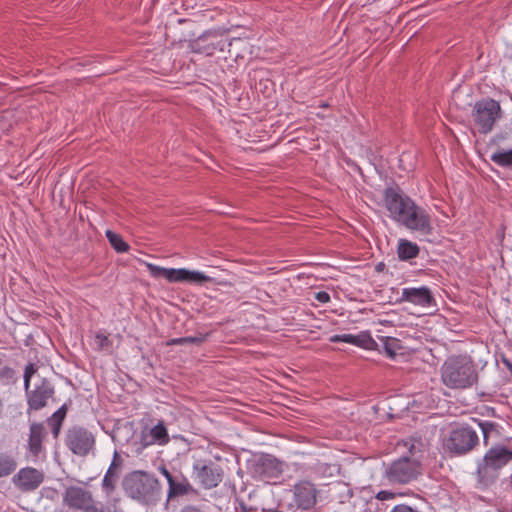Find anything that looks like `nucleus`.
Segmentation results:
<instances>
[{
    "label": "nucleus",
    "instance_id": "nucleus-1",
    "mask_svg": "<svg viewBox=\"0 0 512 512\" xmlns=\"http://www.w3.org/2000/svg\"><path fill=\"white\" fill-rule=\"evenodd\" d=\"M383 202L388 217L395 223L424 236L432 233L433 227L430 215L400 188H386Z\"/></svg>",
    "mask_w": 512,
    "mask_h": 512
},
{
    "label": "nucleus",
    "instance_id": "nucleus-2",
    "mask_svg": "<svg viewBox=\"0 0 512 512\" xmlns=\"http://www.w3.org/2000/svg\"><path fill=\"white\" fill-rule=\"evenodd\" d=\"M441 381L450 389H467L478 380L476 365L467 355L449 356L440 368Z\"/></svg>",
    "mask_w": 512,
    "mask_h": 512
},
{
    "label": "nucleus",
    "instance_id": "nucleus-3",
    "mask_svg": "<svg viewBox=\"0 0 512 512\" xmlns=\"http://www.w3.org/2000/svg\"><path fill=\"white\" fill-rule=\"evenodd\" d=\"M409 455L393 461L385 471L386 479L392 484H408L421 474L422 443L410 439L404 443Z\"/></svg>",
    "mask_w": 512,
    "mask_h": 512
},
{
    "label": "nucleus",
    "instance_id": "nucleus-4",
    "mask_svg": "<svg viewBox=\"0 0 512 512\" xmlns=\"http://www.w3.org/2000/svg\"><path fill=\"white\" fill-rule=\"evenodd\" d=\"M126 493L143 505L156 504L162 494V487L154 474L143 470H136L124 479Z\"/></svg>",
    "mask_w": 512,
    "mask_h": 512
},
{
    "label": "nucleus",
    "instance_id": "nucleus-5",
    "mask_svg": "<svg viewBox=\"0 0 512 512\" xmlns=\"http://www.w3.org/2000/svg\"><path fill=\"white\" fill-rule=\"evenodd\" d=\"M471 116L479 133L488 134L501 119L502 109L498 101L485 98L474 104Z\"/></svg>",
    "mask_w": 512,
    "mask_h": 512
},
{
    "label": "nucleus",
    "instance_id": "nucleus-6",
    "mask_svg": "<svg viewBox=\"0 0 512 512\" xmlns=\"http://www.w3.org/2000/svg\"><path fill=\"white\" fill-rule=\"evenodd\" d=\"M147 269L154 278L163 277L170 283L187 282L202 285L211 282L212 278L200 271H190L185 268H165L147 263Z\"/></svg>",
    "mask_w": 512,
    "mask_h": 512
},
{
    "label": "nucleus",
    "instance_id": "nucleus-7",
    "mask_svg": "<svg viewBox=\"0 0 512 512\" xmlns=\"http://www.w3.org/2000/svg\"><path fill=\"white\" fill-rule=\"evenodd\" d=\"M192 471L195 480L206 490L216 488L224 476L222 467L211 460L194 462Z\"/></svg>",
    "mask_w": 512,
    "mask_h": 512
},
{
    "label": "nucleus",
    "instance_id": "nucleus-8",
    "mask_svg": "<svg viewBox=\"0 0 512 512\" xmlns=\"http://www.w3.org/2000/svg\"><path fill=\"white\" fill-rule=\"evenodd\" d=\"M478 442L476 431L469 426H462L451 431L445 445L453 453L465 454L472 450Z\"/></svg>",
    "mask_w": 512,
    "mask_h": 512
},
{
    "label": "nucleus",
    "instance_id": "nucleus-9",
    "mask_svg": "<svg viewBox=\"0 0 512 512\" xmlns=\"http://www.w3.org/2000/svg\"><path fill=\"white\" fill-rule=\"evenodd\" d=\"M65 443L75 455L86 456L94 449L95 437L87 429L74 426L67 431Z\"/></svg>",
    "mask_w": 512,
    "mask_h": 512
},
{
    "label": "nucleus",
    "instance_id": "nucleus-10",
    "mask_svg": "<svg viewBox=\"0 0 512 512\" xmlns=\"http://www.w3.org/2000/svg\"><path fill=\"white\" fill-rule=\"evenodd\" d=\"M158 470L168 483L167 500L189 494H198V491L193 487L189 479L181 472L171 473L165 466H160Z\"/></svg>",
    "mask_w": 512,
    "mask_h": 512
},
{
    "label": "nucleus",
    "instance_id": "nucleus-11",
    "mask_svg": "<svg viewBox=\"0 0 512 512\" xmlns=\"http://www.w3.org/2000/svg\"><path fill=\"white\" fill-rule=\"evenodd\" d=\"M283 473L282 463L271 455L260 457L253 465V475L264 482L278 479Z\"/></svg>",
    "mask_w": 512,
    "mask_h": 512
},
{
    "label": "nucleus",
    "instance_id": "nucleus-12",
    "mask_svg": "<svg viewBox=\"0 0 512 512\" xmlns=\"http://www.w3.org/2000/svg\"><path fill=\"white\" fill-rule=\"evenodd\" d=\"M63 503L67 507L74 510H82L88 512L94 507L92 493L78 486H70L66 488L63 494Z\"/></svg>",
    "mask_w": 512,
    "mask_h": 512
},
{
    "label": "nucleus",
    "instance_id": "nucleus-13",
    "mask_svg": "<svg viewBox=\"0 0 512 512\" xmlns=\"http://www.w3.org/2000/svg\"><path fill=\"white\" fill-rule=\"evenodd\" d=\"M25 391L28 407L35 411L44 408L54 395V387L46 378H41L32 390Z\"/></svg>",
    "mask_w": 512,
    "mask_h": 512
},
{
    "label": "nucleus",
    "instance_id": "nucleus-14",
    "mask_svg": "<svg viewBox=\"0 0 512 512\" xmlns=\"http://www.w3.org/2000/svg\"><path fill=\"white\" fill-rule=\"evenodd\" d=\"M512 461V450L504 446L490 448L483 459V464L478 466V472H487L488 470H498Z\"/></svg>",
    "mask_w": 512,
    "mask_h": 512
},
{
    "label": "nucleus",
    "instance_id": "nucleus-15",
    "mask_svg": "<svg viewBox=\"0 0 512 512\" xmlns=\"http://www.w3.org/2000/svg\"><path fill=\"white\" fill-rule=\"evenodd\" d=\"M293 498L295 506L301 510H309L316 504V489L314 485L308 481H301L293 487Z\"/></svg>",
    "mask_w": 512,
    "mask_h": 512
},
{
    "label": "nucleus",
    "instance_id": "nucleus-16",
    "mask_svg": "<svg viewBox=\"0 0 512 512\" xmlns=\"http://www.w3.org/2000/svg\"><path fill=\"white\" fill-rule=\"evenodd\" d=\"M400 301L421 307H430L435 302L431 290L426 286L403 288Z\"/></svg>",
    "mask_w": 512,
    "mask_h": 512
},
{
    "label": "nucleus",
    "instance_id": "nucleus-17",
    "mask_svg": "<svg viewBox=\"0 0 512 512\" xmlns=\"http://www.w3.org/2000/svg\"><path fill=\"white\" fill-rule=\"evenodd\" d=\"M44 480V475L41 471L26 467L18 471L13 477L14 484L22 491H33L40 486Z\"/></svg>",
    "mask_w": 512,
    "mask_h": 512
},
{
    "label": "nucleus",
    "instance_id": "nucleus-18",
    "mask_svg": "<svg viewBox=\"0 0 512 512\" xmlns=\"http://www.w3.org/2000/svg\"><path fill=\"white\" fill-rule=\"evenodd\" d=\"M331 342H344L348 344H352L358 346L360 348H364L367 350H376L378 349L377 342L372 338L370 332L361 331L360 333L354 334H340L334 335L331 337Z\"/></svg>",
    "mask_w": 512,
    "mask_h": 512
},
{
    "label": "nucleus",
    "instance_id": "nucleus-19",
    "mask_svg": "<svg viewBox=\"0 0 512 512\" xmlns=\"http://www.w3.org/2000/svg\"><path fill=\"white\" fill-rule=\"evenodd\" d=\"M44 436V427L40 423H33L30 426L29 451L34 457H38L42 451V440Z\"/></svg>",
    "mask_w": 512,
    "mask_h": 512
},
{
    "label": "nucleus",
    "instance_id": "nucleus-20",
    "mask_svg": "<svg viewBox=\"0 0 512 512\" xmlns=\"http://www.w3.org/2000/svg\"><path fill=\"white\" fill-rule=\"evenodd\" d=\"M419 246L407 239H400L398 241L397 254L400 260L408 261L416 258L419 255Z\"/></svg>",
    "mask_w": 512,
    "mask_h": 512
},
{
    "label": "nucleus",
    "instance_id": "nucleus-21",
    "mask_svg": "<svg viewBox=\"0 0 512 512\" xmlns=\"http://www.w3.org/2000/svg\"><path fill=\"white\" fill-rule=\"evenodd\" d=\"M16 468V458L10 453L0 452V478L11 475Z\"/></svg>",
    "mask_w": 512,
    "mask_h": 512
},
{
    "label": "nucleus",
    "instance_id": "nucleus-22",
    "mask_svg": "<svg viewBox=\"0 0 512 512\" xmlns=\"http://www.w3.org/2000/svg\"><path fill=\"white\" fill-rule=\"evenodd\" d=\"M149 432L155 442L159 445H165L169 442V435L163 421L158 422L149 430Z\"/></svg>",
    "mask_w": 512,
    "mask_h": 512
},
{
    "label": "nucleus",
    "instance_id": "nucleus-23",
    "mask_svg": "<svg viewBox=\"0 0 512 512\" xmlns=\"http://www.w3.org/2000/svg\"><path fill=\"white\" fill-rule=\"evenodd\" d=\"M382 348L387 357L394 359L397 355V350L400 349L399 340L394 337H380Z\"/></svg>",
    "mask_w": 512,
    "mask_h": 512
},
{
    "label": "nucleus",
    "instance_id": "nucleus-24",
    "mask_svg": "<svg viewBox=\"0 0 512 512\" xmlns=\"http://www.w3.org/2000/svg\"><path fill=\"white\" fill-rule=\"evenodd\" d=\"M106 237L110 245L119 253L128 251L129 245L123 240V238L111 230L106 231Z\"/></svg>",
    "mask_w": 512,
    "mask_h": 512
},
{
    "label": "nucleus",
    "instance_id": "nucleus-25",
    "mask_svg": "<svg viewBox=\"0 0 512 512\" xmlns=\"http://www.w3.org/2000/svg\"><path fill=\"white\" fill-rule=\"evenodd\" d=\"M491 160L502 167H511L512 166V149L510 150H501L493 153L491 155Z\"/></svg>",
    "mask_w": 512,
    "mask_h": 512
},
{
    "label": "nucleus",
    "instance_id": "nucleus-26",
    "mask_svg": "<svg viewBox=\"0 0 512 512\" xmlns=\"http://www.w3.org/2000/svg\"><path fill=\"white\" fill-rule=\"evenodd\" d=\"M66 416L65 406L60 407L49 419V424L52 426L54 437H57L60 431L62 421Z\"/></svg>",
    "mask_w": 512,
    "mask_h": 512
},
{
    "label": "nucleus",
    "instance_id": "nucleus-27",
    "mask_svg": "<svg viewBox=\"0 0 512 512\" xmlns=\"http://www.w3.org/2000/svg\"><path fill=\"white\" fill-rule=\"evenodd\" d=\"M212 34L211 33H207V34H203L201 35L193 44V49L196 51V52H203V53H206L207 55H210L214 52V50L216 49L215 45L212 43V44H209L208 46H202V43L205 42Z\"/></svg>",
    "mask_w": 512,
    "mask_h": 512
},
{
    "label": "nucleus",
    "instance_id": "nucleus-28",
    "mask_svg": "<svg viewBox=\"0 0 512 512\" xmlns=\"http://www.w3.org/2000/svg\"><path fill=\"white\" fill-rule=\"evenodd\" d=\"M205 341V336H187L180 338H173L168 342V345H184V344H201Z\"/></svg>",
    "mask_w": 512,
    "mask_h": 512
},
{
    "label": "nucleus",
    "instance_id": "nucleus-29",
    "mask_svg": "<svg viewBox=\"0 0 512 512\" xmlns=\"http://www.w3.org/2000/svg\"><path fill=\"white\" fill-rule=\"evenodd\" d=\"M119 475L111 476L110 472H106L102 480V488L107 495L111 494L118 481Z\"/></svg>",
    "mask_w": 512,
    "mask_h": 512
},
{
    "label": "nucleus",
    "instance_id": "nucleus-30",
    "mask_svg": "<svg viewBox=\"0 0 512 512\" xmlns=\"http://www.w3.org/2000/svg\"><path fill=\"white\" fill-rule=\"evenodd\" d=\"M37 372V368L33 363H29L25 367L24 371V389L28 390L30 388V381L32 376Z\"/></svg>",
    "mask_w": 512,
    "mask_h": 512
},
{
    "label": "nucleus",
    "instance_id": "nucleus-31",
    "mask_svg": "<svg viewBox=\"0 0 512 512\" xmlns=\"http://www.w3.org/2000/svg\"><path fill=\"white\" fill-rule=\"evenodd\" d=\"M95 344L97 345L98 349L102 350L110 346L111 341L104 333L98 332L95 335Z\"/></svg>",
    "mask_w": 512,
    "mask_h": 512
},
{
    "label": "nucleus",
    "instance_id": "nucleus-32",
    "mask_svg": "<svg viewBox=\"0 0 512 512\" xmlns=\"http://www.w3.org/2000/svg\"><path fill=\"white\" fill-rule=\"evenodd\" d=\"M140 442H141L142 449L156 443L155 440L150 435L149 431L148 432L142 431Z\"/></svg>",
    "mask_w": 512,
    "mask_h": 512
},
{
    "label": "nucleus",
    "instance_id": "nucleus-33",
    "mask_svg": "<svg viewBox=\"0 0 512 512\" xmlns=\"http://www.w3.org/2000/svg\"><path fill=\"white\" fill-rule=\"evenodd\" d=\"M376 499L380 501L392 500L396 497V493L389 490H381L376 494Z\"/></svg>",
    "mask_w": 512,
    "mask_h": 512
},
{
    "label": "nucleus",
    "instance_id": "nucleus-34",
    "mask_svg": "<svg viewBox=\"0 0 512 512\" xmlns=\"http://www.w3.org/2000/svg\"><path fill=\"white\" fill-rule=\"evenodd\" d=\"M390 512H420L418 509L413 508L406 504H399L394 506Z\"/></svg>",
    "mask_w": 512,
    "mask_h": 512
},
{
    "label": "nucleus",
    "instance_id": "nucleus-35",
    "mask_svg": "<svg viewBox=\"0 0 512 512\" xmlns=\"http://www.w3.org/2000/svg\"><path fill=\"white\" fill-rule=\"evenodd\" d=\"M316 299L321 303H327L330 300V295L327 292L320 291L316 294Z\"/></svg>",
    "mask_w": 512,
    "mask_h": 512
},
{
    "label": "nucleus",
    "instance_id": "nucleus-36",
    "mask_svg": "<svg viewBox=\"0 0 512 512\" xmlns=\"http://www.w3.org/2000/svg\"><path fill=\"white\" fill-rule=\"evenodd\" d=\"M122 464V460L118 454L117 451L114 452V455H113V459L111 461V466L115 467V468H119Z\"/></svg>",
    "mask_w": 512,
    "mask_h": 512
},
{
    "label": "nucleus",
    "instance_id": "nucleus-37",
    "mask_svg": "<svg viewBox=\"0 0 512 512\" xmlns=\"http://www.w3.org/2000/svg\"><path fill=\"white\" fill-rule=\"evenodd\" d=\"M1 375L7 378H12L14 376V370L9 367H4L1 369Z\"/></svg>",
    "mask_w": 512,
    "mask_h": 512
},
{
    "label": "nucleus",
    "instance_id": "nucleus-38",
    "mask_svg": "<svg viewBox=\"0 0 512 512\" xmlns=\"http://www.w3.org/2000/svg\"><path fill=\"white\" fill-rule=\"evenodd\" d=\"M180 512H202V511L194 505H187V506L183 507Z\"/></svg>",
    "mask_w": 512,
    "mask_h": 512
},
{
    "label": "nucleus",
    "instance_id": "nucleus-39",
    "mask_svg": "<svg viewBox=\"0 0 512 512\" xmlns=\"http://www.w3.org/2000/svg\"><path fill=\"white\" fill-rule=\"evenodd\" d=\"M117 469L118 468H115V467L110 465L106 472H110L111 476L119 475Z\"/></svg>",
    "mask_w": 512,
    "mask_h": 512
},
{
    "label": "nucleus",
    "instance_id": "nucleus-40",
    "mask_svg": "<svg viewBox=\"0 0 512 512\" xmlns=\"http://www.w3.org/2000/svg\"><path fill=\"white\" fill-rule=\"evenodd\" d=\"M3 415H4V401L0 397V420L3 418Z\"/></svg>",
    "mask_w": 512,
    "mask_h": 512
},
{
    "label": "nucleus",
    "instance_id": "nucleus-41",
    "mask_svg": "<svg viewBox=\"0 0 512 512\" xmlns=\"http://www.w3.org/2000/svg\"><path fill=\"white\" fill-rule=\"evenodd\" d=\"M505 364L507 366V368L509 369V371L511 372L512 374V363L508 362V361H505Z\"/></svg>",
    "mask_w": 512,
    "mask_h": 512
}]
</instances>
